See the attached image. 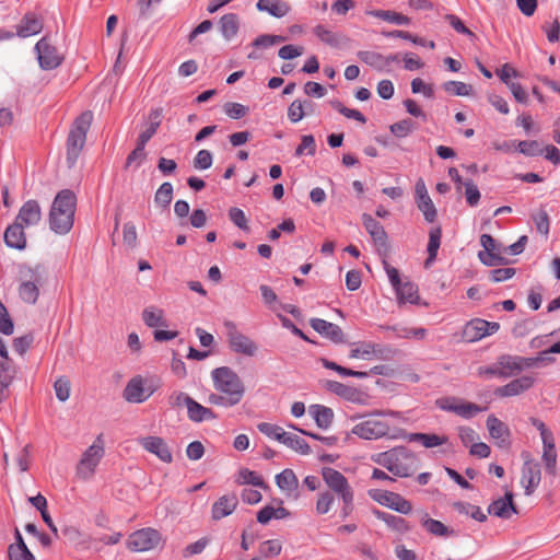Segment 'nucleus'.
<instances>
[{"label":"nucleus","instance_id":"423d86ee","mask_svg":"<svg viewBox=\"0 0 560 560\" xmlns=\"http://www.w3.org/2000/svg\"><path fill=\"white\" fill-rule=\"evenodd\" d=\"M93 115L91 112L82 113L73 122L68 139H67V160L70 166H72L86 140V133L91 127Z\"/></svg>","mask_w":560,"mask_h":560},{"label":"nucleus","instance_id":"b1692460","mask_svg":"<svg viewBox=\"0 0 560 560\" xmlns=\"http://www.w3.org/2000/svg\"><path fill=\"white\" fill-rule=\"evenodd\" d=\"M42 219V210L36 200H27L19 210L15 223L23 228L35 226Z\"/></svg>","mask_w":560,"mask_h":560},{"label":"nucleus","instance_id":"aec40b11","mask_svg":"<svg viewBox=\"0 0 560 560\" xmlns=\"http://www.w3.org/2000/svg\"><path fill=\"white\" fill-rule=\"evenodd\" d=\"M480 244L483 250L479 252L478 257L486 266H497L504 261L503 248L497 244L495 240L489 234L480 236Z\"/></svg>","mask_w":560,"mask_h":560},{"label":"nucleus","instance_id":"20e7f679","mask_svg":"<svg viewBox=\"0 0 560 560\" xmlns=\"http://www.w3.org/2000/svg\"><path fill=\"white\" fill-rule=\"evenodd\" d=\"M371 460L396 477H408L417 468L415 454L405 446H395L388 451L371 455Z\"/></svg>","mask_w":560,"mask_h":560},{"label":"nucleus","instance_id":"864d4df0","mask_svg":"<svg viewBox=\"0 0 560 560\" xmlns=\"http://www.w3.org/2000/svg\"><path fill=\"white\" fill-rule=\"evenodd\" d=\"M54 389L59 401H67L70 397L71 383L67 377L60 376L55 381Z\"/></svg>","mask_w":560,"mask_h":560},{"label":"nucleus","instance_id":"f257e3e1","mask_svg":"<svg viewBox=\"0 0 560 560\" xmlns=\"http://www.w3.org/2000/svg\"><path fill=\"white\" fill-rule=\"evenodd\" d=\"M322 478L328 488L317 495L315 512L323 516L328 514L334 505L335 498L341 503L339 516L341 520L348 518L354 511V490L348 479L332 467L322 468Z\"/></svg>","mask_w":560,"mask_h":560},{"label":"nucleus","instance_id":"49530a36","mask_svg":"<svg viewBox=\"0 0 560 560\" xmlns=\"http://www.w3.org/2000/svg\"><path fill=\"white\" fill-rule=\"evenodd\" d=\"M282 541L280 539H268L260 542L258 553L260 558L270 559L278 557L282 551Z\"/></svg>","mask_w":560,"mask_h":560},{"label":"nucleus","instance_id":"8fccbe9b","mask_svg":"<svg viewBox=\"0 0 560 560\" xmlns=\"http://www.w3.org/2000/svg\"><path fill=\"white\" fill-rule=\"evenodd\" d=\"M441 244V229L435 228L432 229L429 233V243H428V258L425 260V267H428L432 261L435 260L438 250Z\"/></svg>","mask_w":560,"mask_h":560},{"label":"nucleus","instance_id":"13d9d810","mask_svg":"<svg viewBox=\"0 0 560 560\" xmlns=\"http://www.w3.org/2000/svg\"><path fill=\"white\" fill-rule=\"evenodd\" d=\"M382 35L385 37H395V38H401L406 40H410L411 43L420 46H425L427 42L424 38L412 35L411 33L407 31L401 30H395V31H383Z\"/></svg>","mask_w":560,"mask_h":560},{"label":"nucleus","instance_id":"cd10ccee","mask_svg":"<svg viewBox=\"0 0 560 560\" xmlns=\"http://www.w3.org/2000/svg\"><path fill=\"white\" fill-rule=\"evenodd\" d=\"M310 325L315 331L330 339L334 342L343 341V332L341 328L334 323L327 322L322 318H312L310 320Z\"/></svg>","mask_w":560,"mask_h":560},{"label":"nucleus","instance_id":"338daca9","mask_svg":"<svg viewBox=\"0 0 560 560\" xmlns=\"http://www.w3.org/2000/svg\"><path fill=\"white\" fill-rule=\"evenodd\" d=\"M213 162V158L210 151L208 150H200L194 158V167L196 170H208L211 167Z\"/></svg>","mask_w":560,"mask_h":560},{"label":"nucleus","instance_id":"0e129e2a","mask_svg":"<svg viewBox=\"0 0 560 560\" xmlns=\"http://www.w3.org/2000/svg\"><path fill=\"white\" fill-rule=\"evenodd\" d=\"M223 110L230 118L240 119L248 114L249 108L240 103L229 102L224 104Z\"/></svg>","mask_w":560,"mask_h":560},{"label":"nucleus","instance_id":"bf43d9fd","mask_svg":"<svg viewBox=\"0 0 560 560\" xmlns=\"http://www.w3.org/2000/svg\"><path fill=\"white\" fill-rule=\"evenodd\" d=\"M516 147H517L518 152L526 156H537V155L542 154V148L540 147L539 142L536 140L520 141Z\"/></svg>","mask_w":560,"mask_h":560},{"label":"nucleus","instance_id":"c85d7f7f","mask_svg":"<svg viewBox=\"0 0 560 560\" xmlns=\"http://www.w3.org/2000/svg\"><path fill=\"white\" fill-rule=\"evenodd\" d=\"M327 388L336 395L359 405H364L366 396L354 387L345 385L336 381H329Z\"/></svg>","mask_w":560,"mask_h":560},{"label":"nucleus","instance_id":"69168bd1","mask_svg":"<svg viewBox=\"0 0 560 560\" xmlns=\"http://www.w3.org/2000/svg\"><path fill=\"white\" fill-rule=\"evenodd\" d=\"M304 104L300 100L293 101L288 108V118L291 122H299L304 118L306 112L304 110Z\"/></svg>","mask_w":560,"mask_h":560},{"label":"nucleus","instance_id":"1a4fd4ad","mask_svg":"<svg viewBox=\"0 0 560 560\" xmlns=\"http://www.w3.org/2000/svg\"><path fill=\"white\" fill-rule=\"evenodd\" d=\"M39 68L43 70H54L58 68L65 59L62 51L54 44L51 37H42L34 46Z\"/></svg>","mask_w":560,"mask_h":560},{"label":"nucleus","instance_id":"dca6fc26","mask_svg":"<svg viewBox=\"0 0 560 560\" xmlns=\"http://www.w3.org/2000/svg\"><path fill=\"white\" fill-rule=\"evenodd\" d=\"M161 542V535L156 529L142 528L132 533L127 541L131 551L144 552L156 548Z\"/></svg>","mask_w":560,"mask_h":560},{"label":"nucleus","instance_id":"c756f323","mask_svg":"<svg viewBox=\"0 0 560 560\" xmlns=\"http://www.w3.org/2000/svg\"><path fill=\"white\" fill-rule=\"evenodd\" d=\"M487 428L489 430V434L492 439L499 441V445H509L510 439V429L508 425L498 419L495 416L491 415L487 419Z\"/></svg>","mask_w":560,"mask_h":560},{"label":"nucleus","instance_id":"4468645a","mask_svg":"<svg viewBox=\"0 0 560 560\" xmlns=\"http://www.w3.org/2000/svg\"><path fill=\"white\" fill-rule=\"evenodd\" d=\"M500 325L481 318H474L466 323L462 330V339L466 342H476L487 336L495 334Z\"/></svg>","mask_w":560,"mask_h":560},{"label":"nucleus","instance_id":"f03ea898","mask_svg":"<svg viewBox=\"0 0 560 560\" xmlns=\"http://www.w3.org/2000/svg\"><path fill=\"white\" fill-rule=\"evenodd\" d=\"M407 419L398 411H373L363 417L357 423L351 433L363 440H380L387 438L390 440H400L407 436V432L402 429Z\"/></svg>","mask_w":560,"mask_h":560},{"label":"nucleus","instance_id":"e433bc0d","mask_svg":"<svg viewBox=\"0 0 560 560\" xmlns=\"http://www.w3.org/2000/svg\"><path fill=\"white\" fill-rule=\"evenodd\" d=\"M358 58L377 71H383L389 66V58H385L384 55L372 50L359 51Z\"/></svg>","mask_w":560,"mask_h":560},{"label":"nucleus","instance_id":"4c0bfd02","mask_svg":"<svg viewBox=\"0 0 560 560\" xmlns=\"http://www.w3.org/2000/svg\"><path fill=\"white\" fill-rule=\"evenodd\" d=\"M187 416L194 422H202L217 418L215 413L210 408L200 405L194 399L189 401Z\"/></svg>","mask_w":560,"mask_h":560},{"label":"nucleus","instance_id":"f704fd0d","mask_svg":"<svg viewBox=\"0 0 560 560\" xmlns=\"http://www.w3.org/2000/svg\"><path fill=\"white\" fill-rule=\"evenodd\" d=\"M290 516V512L282 506V501H279V505L277 508L272 505H266L264 506L258 513H257V522L266 525L271 520H282Z\"/></svg>","mask_w":560,"mask_h":560},{"label":"nucleus","instance_id":"79ce46f5","mask_svg":"<svg viewBox=\"0 0 560 560\" xmlns=\"http://www.w3.org/2000/svg\"><path fill=\"white\" fill-rule=\"evenodd\" d=\"M366 14L396 25H409L411 22L407 15L393 10H369Z\"/></svg>","mask_w":560,"mask_h":560},{"label":"nucleus","instance_id":"6ab92c4d","mask_svg":"<svg viewBox=\"0 0 560 560\" xmlns=\"http://www.w3.org/2000/svg\"><path fill=\"white\" fill-rule=\"evenodd\" d=\"M392 352L388 347H383L371 341L357 342L351 346L349 358L371 360L372 358L385 359Z\"/></svg>","mask_w":560,"mask_h":560},{"label":"nucleus","instance_id":"052dcab7","mask_svg":"<svg viewBox=\"0 0 560 560\" xmlns=\"http://www.w3.org/2000/svg\"><path fill=\"white\" fill-rule=\"evenodd\" d=\"M378 518L385 522L389 527L398 532H407L409 530V526L407 522L399 516H395L386 513H378Z\"/></svg>","mask_w":560,"mask_h":560},{"label":"nucleus","instance_id":"4be33fe9","mask_svg":"<svg viewBox=\"0 0 560 560\" xmlns=\"http://www.w3.org/2000/svg\"><path fill=\"white\" fill-rule=\"evenodd\" d=\"M415 194L417 207L423 213L424 219L430 223L434 222L436 219V209L422 179L416 183Z\"/></svg>","mask_w":560,"mask_h":560},{"label":"nucleus","instance_id":"412c9836","mask_svg":"<svg viewBox=\"0 0 560 560\" xmlns=\"http://www.w3.org/2000/svg\"><path fill=\"white\" fill-rule=\"evenodd\" d=\"M139 445L148 453L155 455L161 462L170 464L173 460L172 452L164 439L156 435L138 439Z\"/></svg>","mask_w":560,"mask_h":560},{"label":"nucleus","instance_id":"de8ad7c7","mask_svg":"<svg viewBox=\"0 0 560 560\" xmlns=\"http://www.w3.org/2000/svg\"><path fill=\"white\" fill-rule=\"evenodd\" d=\"M236 482L238 485H252L262 489L267 488V485L265 483L264 479L255 471L249 470L248 468H242L238 471Z\"/></svg>","mask_w":560,"mask_h":560},{"label":"nucleus","instance_id":"6e6d98bb","mask_svg":"<svg viewBox=\"0 0 560 560\" xmlns=\"http://www.w3.org/2000/svg\"><path fill=\"white\" fill-rule=\"evenodd\" d=\"M257 429L266 436L277 440L278 442H281L285 432L281 427L269 422L258 423Z\"/></svg>","mask_w":560,"mask_h":560},{"label":"nucleus","instance_id":"bb28decb","mask_svg":"<svg viewBox=\"0 0 560 560\" xmlns=\"http://www.w3.org/2000/svg\"><path fill=\"white\" fill-rule=\"evenodd\" d=\"M238 505V499L235 493L220 497L211 508V517L214 521L222 520L231 515Z\"/></svg>","mask_w":560,"mask_h":560},{"label":"nucleus","instance_id":"7ed1b4c3","mask_svg":"<svg viewBox=\"0 0 560 560\" xmlns=\"http://www.w3.org/2000/svg\"><path fill=\"white\" fill-rule=\"evenodd\" d=\"M211 377L217 393L209 395L210 405L229 408L241 402L245 385L236 372L228 366H221L211 372Z\"/></svg>","mask_w":560,"mask_h":560},{"label":"nucleus","instance_id":"473e14b6","mask_svg":"<svg viewBox=\"0 0 560 560\" xmlns=\"http://www.w3.org/2000/svg\"><path fill=\"white\" fill-rule=\"evenodd\" d=\"M142 320L150 328L168 326L164 311L155 305L147 306L142 311Z\"/></svg>","mask_w":560,"mask_h":560},{"label":"nucleus","instance_id":"c03bdc74","mask_svg":"<svg viewBox=\"0 0 560 560\" xmlns=\"http://www.w3.org/2000/svg\"><path fill=\"white\" fill-rule=\"evenodd\" d=\"M238 27H240V19L237 16V14L228 13V14H224L220 20L221 33H222L223 37L228 40H230L237 34Z\"/></svg>","mask_w":560,"mask_h":560},{"label":"nucleus","instance_id":"a878e982","mask_svg":"<svg viewBox=\"0 0 560 560\" xmlns=\"http://www.w3.org/2000/svg\"><path fill=\"white\" fill-rule=\"evenodd\" d=\"M534 384L535 378L533 376L524 375L511 381L504 386L498 387L494 393L497 396L500 397L518 396L530 389L534 386Z\"/></svg>","mask_w":560,"mask_h":560},{"label":"nucleus","instance_id":"a18cd8bd","mask_svg":"<svg viewBox=\"0 0 560 560\" xmlns=\"http://www.w3.org/2000/svg\"><path fill=\"white\" fill-rule=\"evenodd\" d=\"M280 443L302 455H308L312 452L311 446L304 439L291 432H284Z\"/></svg>","mask_w":560,"mask_h":560},{"label":"nucleus","instance_id":"6e6552de","mask_svg":"<svg viewBox=\"0 0 560 560\" xmlns=\"http://www.w3.org/2000/svg\"><path fill=\"white\" fill-rule=\"evenodd\" d=\"M105 454V442L103 434H98L93 444L82 454L75 467V475L80 480H90Z\"/></svg>","mask_w":560,"mask_h":560},{"label":"nucleus","instance_id":"680f3d73","mask_svg":"<svg viewBox=\"0 0 560 560\" xmlns=\"http://www.w3.org/2000/svg\"><path fill=\"white\" fill-rule=\"evenodd\" d=\"M415 129V124L411 119H402L390 126L392 133L397 138H405Z\"/></svg>","mask_w":560,"mask_h":560},{"label":"nucleus","instance_id":"9b49d317","mask_svg":"<svg viewBox=\"0 0 560 560\" xmlns=\"http://www.w3.org/2000/svg\"><path fill=\"white\" fill-rule=\"evenodd\" d=\"M522 458L524 463L521 468L520 485L524 489V494L529 497L540 485L541 469L539 463L528 452H523Z\"/></svg>","mask_w":560,"mask_h":560},{"label":"nucleus","instance_id":"2f4dec72","mask_svg":"<svg viewBox=\"0 0 560 560\" xmlns=\"http://www.w3.org/2000/svg\"><path fill=\"white\" fill-rule=\"evenodd\" d=\"M256 9L260 12H267L275 18L285 16L290 10V4L284 0H258Z\"/></svg>","mask_w":560,"mask_h":560},{"label":"nucleus","instance_id":"72a5a7b5","mask_svg":"<svg viewBox=\"0 0 560 560\" xmlns=\"http://www.w3.org/2000/svg\"><path fill=\"white\" fill-rule=\"evenodd\" d=\"M500 377L508 378L522 372L518 355H501L498 359Z\"/></svg>","mask_w":560,"mask_h":560},{"label":"nucleus","instance_id":"2eb2a0df","mask_svg":"<svg viewBox=\"0 0 560 560\" xmlns=\"http://www.w3.org/2000/svg\"><path fill=\"white\" fill-rule=\"evenodd\" d=\"M42 283L43 279L38 271L32 269L21 271L20 298L26 303L35 304L39 296V285Z\"/></svg>","mask_w":560,"mask_h":560},{"label":"nucleus","instance_id":"58836bf2","mask_svg":"<svg viewBox=\"0 0 560 560\" xmlns=\"http://www.w3.org/2000/svg\"><path fill=\"white\" fill-rule=\"evenodd\" d=\"M405 439H408L410 442H420L427 448H433L443 445L448 441L447 436L433 433H407Z\"/></svg>","mask_w":560,"mask_h":560},{"label":"nucleus","instance_id":"0eeeda50","mask_svg":"<svg viewBox=\"0 0 560 560\" xmlns=\"http://www.w3.org/2000/svg\"><path fill=\"white\" fill-rule=\"evenodd\" d=\"M160 386V380L154 376L143 377L142 375H136L127 382L122 390V397L130 404H142L147 401Z\"/></svg>","mask_w":560,"mask_h":560},{"label":"nucleus","instance_id":"39448f33","mask_svg":"<svg viewBox=\"0 0 560 560\" xmlns=\"http://www.w3.org/2000/svg\"><path fill=\"white\" fill-rule=\"evenodd\" d=\"M77 198L69 190H61L54 199L49 212L50 229L57 234H67L73 226Z\"/></svg>","mask_w":560,"mask_h":560},{"label":"nucleus","instance_id":"ddd939ff","mask_svg":"<svg viewBox=\"0 0 560 560\" xmlns=\"http://www.w3.org/2000/svg\"><path fill=\"white\" fill-rule=\"evenodd\" d=\"M369 495L378 504L392 509L398 513L409 514L412 511V504L399 493L374 489L369 491Z\"/></svg>","mask_w":560,"mask_h":560},{"label":"nucleus","instance_id":"f8f14e48","mask_svg":"<svg viewBox=\"0 0 560 560\" xmlns=\"http://www.w3.org/2000/svg\"><path fill=\"white\" fill-rule=\"evenodd\" d=\"M362 223L370 234L378 255L381 257H388L390 246L383 225L368 213L362 214Z\"/></svg>","mask_w":560,"mask_h":560},{"label":"nucleus","instance_id":"c9c22d12","mask_svg":"<svg viewBox=\"0 0 560 560\" xmlns=\"http://www.w3.org/2000/svg\"><path fill=\"white\" fill-rule=\"evenodd\" d=\"M395 291L397 294L398 303L400 305L405 304V303H410V304L419 303L420 296H419V292H418V287L415 283H412V282L400 283L395 288Z\"/></svg>","mask_w":560,"mask_h":560},{"label":"nucleus","instance_id":"4d7b16f0","mask_svg":"<svg viewBox=\"0 0 560 560\" xmlns=\"http://www.w3.org/2000/svg\"><path fill=\"white\" fill-rule=\"evenodd\" d=\"M31 462V446L27 444L19 451L14 457V463L21 472H26L30 469Z\"/></svg>","mask_w":560,"mask_h":560},{"label":"nucleus","instance_id":"a211bd4d","mask_svg":"<svg viewBox=\"0 0 560 560\" xmlns=\"http://www.w3.org/2000/svg\"><path fill=\"white\" fill-rule=\"evenodd\" d=\"M226 327L228 341L233 351L247 357L256 354L258 347L250 338L240 332L233 323H226Z\"/></svg>","mask_w":560,"mask_h":560},{"label":"nucleus","instance_id":"9d476101","mask_svg":"<svg viewBox=\"0 0 560 560\" xmlns=\"http://www.w3.org/2000/svg\"><path fill=\"white\" fill-rule=\"evenodd\" d=\"M529 421L540 433L542 442L541 459L545 464L546 471L553 476L556 475L557 466V452L553 434L541 420L537 418H530Z\"/></svg>","mask_w":560,"mask_h":560},{"label":"nucleus","instance_id":"393cba45","mask_svg":"<svg viewBox=\"0 0 560 560\" xmlns=\"http://www.w3.org/2000/svg\"><path fill=\"white\" fill-rule=\"evenodd\" d=\"M43 19L34 12H27L15 26V34L21 38H27L43 31Z\"/></svg>","mask_w":560,"mask_h":560},{"label":"nucleus","instance_id":"603ef678","mask_svg":"<svg viewBox=\"0 0 560 560\" xmlns=\"http://www.w3.org/2000/svg\"><path fill=\"white\" fill-rule=\"evenodd\" d=\"M445 92L456 96H469L472 89L469 84L459 81H447L443 84Z\"/></svg>","mask_w":560,"mask_h":560},{"label":"nucleus","instance_id":"09e8293b","mask_svg":"<svg viewBox=\"0 0 560 560\" xmlns=\"http://www.w3.org/2000/svg\"><path fill=\"white\" fill-rule=\"evenodd\" d=\"M388 330H393L396 332V336L398 338H407V339H418L422 340L427 336V329L422 327H398V326H392L386 327Z\"/></svg>","mask_w":560,"mask_h":560},{"label":"nucleus","instance_id":"5fc2aeb1","mask_svg":"<svg viewBox=\"0 0 560 560\" xmlns=\"http://www.w3.org/2000/svg\"><path fill=\"white\" fill-rule=\"evenodd\" d=\"M138 242L136 225L132 222H126L122 226V243L127 248H135Z\"/></svg>","mask_w":560,"mask_h":560},{"label":"nucleus","instance_id":"ea45409f","mask_svg":"<svg viewBox=\"0 0 560 560\" xmlns=\"http://www.w3.org/2000/svg\"><path fill=\"white\" fill-rule=\"evenodd\" d=\"M276 483L287 494L294 493L299 487V480L292 469H284L276 476Z\"/></svg>","mask_w":560,"mask_h":560},{"label":"nucleus","instance_id":"5701e85b","mask_svg":"<svg viewBox=\"0 0 560 560\" xmlns=\"http://www.w3.org/2000/svg\"><path fill=\"white\" fill-rule=\"evenodd\" d=\"M488 513L504 520L510 518L513 514H518L512 491H506L503 498L494 500L488 506Z\"/></svg>","mask_w":560,"mask_h":560},{"label":"nucleus","instance_id":"e2e57ef3","mask_svg":"<svg viewBox=\"0 0 560 560\" xmlns=\"http://www.w3.org/2000/svg\"><path fill=\"white\" fill-rule=\"evenodd\" d=\"M532 219L536 225L537 231L547 236L549 233V215L546 210L539 209L532 215Z\"/></svg>","mask_w":560,"mask_h":560},{"label":"nucleus","instance_id":"f3484780","mask_svg":"<svg viewBox=\"0 0 560 560\" xmlns=\"http://www.w3.org/2000/svg\"><path fill=\"white\" fill-rule=\"evenodd\" d=\"M436 406L444 410L454 412L459 417L469 419L482 411L478 405L456 397H442L436 400Z\"/></svg>","mask_w":560,"mask_h":560},{"label":"nucleus","instance_id":"7c9ffc66","mask_svg":"<svg viewBox=\"0 0 560 560\" xmlns=\"http://www.w3.org/2000/svg\"><path fill=\"white\" fill-rule=\"evenodd\" d=\"M23 226L13 222L4 232V243L8 247L14 249H24L26 247V236Z\"/></svg>","mask_w":560,"mask_h":560},{"label":"nucleus","instance_id":"3c124183","mask_svg":"<svg viewBox=\"0 0 560 560\" xmlns=\"http://www.w3.org/2000/svg\"><path fill=\"white\" fill-rule=\"evenodd\" d=\"M173 199V185L168 182L163 183L156 190L154 201L156 205L165 208Z\"/></svg>","mask_w":560,"mask_h":560},{"label":"nucleus","instance_id":"774afa93","mask_svg":"<svg viewBox=\"0 0 560 560\" xmlns=\"http://www.w3.org/2000/svg\"><path fill=\"white\" fill-rule=\"evenodd\" d=\"M229 218L241 230L249 231L247 218L242 209L236 207L231 208L229 210Z\"/></svg>","mask_w":560,"mask_h":560},{"label":"nucleus","instance_id":"a19ab883","mask_svg":"<svg viewBox=\"0 0 560 560\" xmlns=\"http://www.w3.org/2000/svg\"><path fill=\"white\" fill-rule=\"evenodd\" d=\"M310 413L320 429H328L334 421V411L322 405H312Z\"/></svg>","mask_w":560,"mask_h":560},{"label":"nucleus","instance_id":"37998d69","mask_svg":"<svg viewBox=\"0 0 560 560\" xmlns=\"http://www.w3.org/2000/svg\"><path fill=\"white\" fill-rule=\"evenodd\" d=\"M420 524L422 527L433 536H447L453 532L448 529L442 522L431 518L428 513H422L420 516Z\"/></svg>","mask_w":560,"mask_h":560}]
</instances>
